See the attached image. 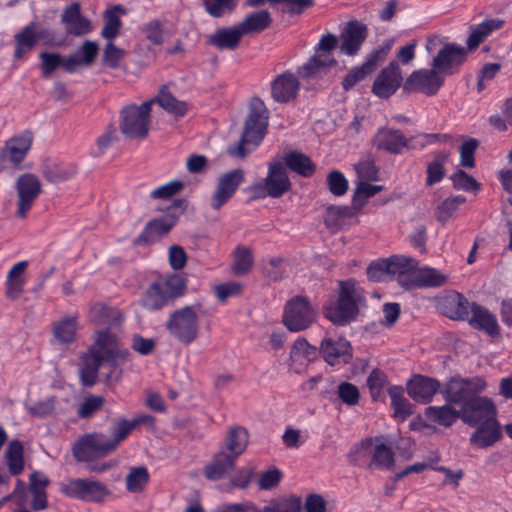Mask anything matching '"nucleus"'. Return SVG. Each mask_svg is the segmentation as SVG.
<instances>
[{
	"label": "nucleus",
	"mask_w": 512,
	"mask_h": 512,
	"mask_svg": "<svg viewBox=\"0 0 512 512\" xmlns=\"http://www.w3.org/2000/svg\"><path fill=\"white\" fill-rule=\"evenodd\" d=\"M482 377H450V426L457 420L474 427L489 417L497 416L498 409L494 401L480 396L486 388Z\"/></svg>",
	"instance_id": "nucleus-1"
},
{
	"label": "nucleus",
	"mask_w": 512,
	"mask_h": 512,
	"mask_svg": "<svg viewBox=\"0 0 512 512\" xmlns=\"http://www.w3.org/2000/svg\"><path fill=\"white\" fill-rule=\"evenodd\" d=\"M335 302L323 306V315L336 326L355 322L367 307L366 291L354 278L340 280Z\"/></svg>",
	"instance_id": "nucleus-2"
},
{
	"label": "nucleus",
	"mask_w": 512,
	"mask_h": 512,
	"mask_svg": "<svg viewBox=\"0 0 512 512\" xmlns=\"http://www.w3.org/2000/svg\"><path fill=\"white\" fill-rule=\"evenodd\" d=\"M187 291V280L180 274L160 275L141 294L139 304L150 312L173 306Z\"/></svg>",
	"instance_id": "nucleus-3"
},
{
	"label": "nucleus",
	"mask_w": 512,
	"mask_h": 512,
	"mask_svg": "<svg viewBox=\"0 0 512 512\" xmlns=\"http://www.w3.org/2000/svg\"><path fill=\"white\" fill-rule=\"evenodd\" d=\"M98 50L96 42L85 40L75 53L67 57L54 52H41L39 59L42 76L49 78L59 67L69 74L77 72L81 66L89 67L94 63Z\"/></svg>",
	"instance_id": "nucleus-4"
},
{
	"label": "nucleus",
	"mask_w": 512,
	"mask_h": 512,
	"mask_svg": "<svg viewBox=\"0 0 512 512\" xmlns=\"http://www.w3.org/2000/svg\"><path fill=\"white\" fill-rule=\"evenodd\" d=\"M269 111L264 102L253 97L249 105V113L240 141L235 146L228 148V154L234 157L243 158L247 155L245 144L257 146L264 138L268 127Z\"/></svg>",
	"instance_id": "nucleus-5"
},
{
	"label": "nucleus",
	"mask_w": 512,
	"mask_h": 512,
	"mask_svg": "<svg viewBox=\"0 0 512 512\" xmlns=\"http://www.w3.org/2000/svg\"><path fill=\"white\" fill-rule=\"evenodd\" d=\"M200 308L201 304L195 303L172 311L165 324L170 336L184 345L194 342L200 332Z\"/></svg>",
	"instance_id": "nucleus-6"
},
{
	"label": "nucleus",
	"mask_w": 512,
	"mask_h": 512,
	"mask_svg": "<svg viewBox=\"0 0 512 512\" xmlns=\"http://www.w3.org/2000/svg\"><path fill=\"white\" fill-rule=\"evenodd\" d=\"M448 65V44L439 49L433 58L430 70L414 71L405 81L403 89L407 92H420L426 95H434L444 84V78L438 69Z\"/></svg>",
	"instance_id": "nucleus-7"
},
{
	"label": "nucleus",
	"mask_w": 512,
	"mask_h": 512,
	"mask_svg": "<svg viewBox=\"0 0 512 512\" xmlns=\"http://www.w3.org/2000/svg\"><path fill=\"white\" fill-rule=\"evenodd\" d=\"M292 183L288 176L284 163L280 160L268 164L267 176L247 188L252 194V199L266 197L280 198L291 190Z\"/></svg>",
	"instance_id": "nucleus-8"
},
{
	"label": "nucleus",
	"mask_w": 512,
	"mask_h": 512,
	"mask_svg": "<svg viewBox=\"0 0 512 512\" xmlns=\"http://www.w3.org/2000/svg\"><path fill=\"white\" fill-rule=\"evenodd\" d=\"M338 38L327 33L323 35L315 47V54L299 68V74L304 79H319L328 73L330 68L337 66V60L331 55L336 49Z\"/></svg>",
	"instance_id": "nucleus-9"
},
{
	"label": "nucleus",
	"mask_w": 512,
	"mask_h": 512,
	"mask_svg": "<svg viewBox=\"0 0 512 512\" xmlns=\"http://www.w3.org/2000/svg\"><path fill=\"white\" fill-rule=\"evenodd\" d=\"M154 100L143 102L140 106L131 104L120 111L119 128L130 139H144L148 135L151 106Z\"/></svg>",
	"instance_id": "nucleus-10"
},
{
	"label": "nucleus",
	"mask_w": 512,
	"mask_h": 512,
	"mask_svg": "<svg viewBox=\"0 0 512 512\" xmlns=\"http://www.w3.org/2000/svg\"><path fill=\"white\" fill-rule=\"evenodd\" d=\"M316 319L317 311L306 296H294L284 306L282 322L290 332L304 331Z\"/></svg>",
	"instance_id": "nucleus-11"
},
{
	"label": "nucleus",
	"mask_w": 512,
	"mask_h": 512,
	"mask_svg": "<svg viewBox=\"0 0 512 512\" xmlns=\"http://www.w3.org/2000/svg\"><path fill=\"white\" fill-rule=\"evenodd\" d=\"M60 492L68 498L92 503H101L110 494L105 484L90 478L68 479L61 484Z\"/></svg>",
	"instance_id": "nucleus-12"
},
{
	"label": "nucleus",
	"mask_w": 512,
	"mask_h": 512,
	"mask_svg": "<svg viewBox=\"0 0 512 512\" xmlns=\"http://www.w3.org/2000/svg\"><path fill=\"white\" fill-rule=\"evenodd\" d=\"M117 448L112 440L102 433L86 434L72 448L74 458L79 462L93 461L106 456Z\"/></svg>",
	"instance_id": "nucleus-13"
},
{
	"label": "nucleus",
	"mask_w": 512,
	"mask_h": 512,
	"mask_svg": "<svg viewBox=\"0 0 512 512\" xmlns=\"http://www.w3.org/2000/svg\"><path fill=\"white\" fill-rule=\"evenodd\" d=\"M15 188L18 198L16 215L25 219L36 199L40 196L42 185L36 175L24 173L17 178Z\"/></svg>",
	"instance_id": "nucleus-14"
},
{
	"label": "nucleus",
	"mask_w": 512,
	"mask_h": 512,
	"mask_svg": "<svg viewBox=\"0 0 512 512\" xmlns=\"http://www.w3.org/2000/svg\"><path fill=\"white\" fill-rule=\"evenodd\" d=\"M244 179L245 173L241 168L233 169L222 174L211 196L210 206L212 209L216 211L220 210L233 197Z\"/></svg>",
	"instance_id": "nucleus-15"
},
{
	"label": "nucleus",
	"mask_w": 512,
	"mask_h": 512,
	"mask_svg": "<svg viewBox=\"0 0 512 512\" xmlns=\"http://www.w3.org/2000/svg\"><path fill=\"white\" fill-rule=\"evenodd\" d=\"M178 215L173 212L150 220L141 233L133 240L135 246H148L159 241L163 236L167 235L176 225Z\"/></svg>",
	"instance_id": "nucleus-16"
},
{
	"label": "nucleus",
	"mask_w": 512,
	"mask_h": 512,
	"mask_svg": "<svg viewBox=\"0 0 512 512\" xmlns=\"http://www.w3.org/2000/svg\"><path fill=\"white\" fill-rule=\"evenodd\" d=\"M319 355L330 365L348 364L352 360V346L344 337H325L319 346Z\"/></svg>",
	"instance_id": "nucleus-17"
},
{
	"label": "nucleus",
	"mask_w": 512,
	"mask_h": 512,
	"mask_svg": "<svg viewBox=\"0 0 512 512\" xmlns=\"http://www.w3.org/2000/svg\"><path fill=\"white\" fill-rule=\"evenodd\" d=\"M474 432L470 435V444L479 449L492 447L503 437L502 427L497 416L489 417L475 425Z\"/></svg>",
	"instance_id": "nucleus-18"
},
{
	"label": "nucleus",
	"mask_w": 512,
	"mask_h": 512,
	"mask_svg": "<svg viewBox=\"0 0 512 512\" xmlns=\"http://www.w3.org/2000/svg\"><path fill=\"white\" fill-rule=\"evenodd\" d=\"M403 81L400 67L397 62H391L382 69L374 80L372 92L383 99L392 96L400 87Z\"/></svg>",
	"instance_id": "nucleus-19"
},
{
	"label": "nucleus",
	"mask_w": 512,
	"mask_h": 512,
	"mask_svg": "<svg viewBox=\"0 0 512 512\" xmlns=\"http://www.w3.org/2000/svg\"><path fill=\"white\" fill-rule=\"evenodd\" d=\"M368 35L367 26L357 20H351L341 33L340 51L348 56L356 55Z\"/></svg>",
	"instance_id": "nucleus-20"
},
{
	"label": "nucleus",
	"mask_w": 512,
	"mask_h": 512,
	"mask_svg": "<svg viewBox=\"0 0 512 512\" xmlns=\"http://www.w3.org/2000/svg\"><path fill=\"white\" fill-rule=\"evenodd\" d=\"M439 387L437 380L420 374L414 375L406 384L409 397L420 404L431 402Z\"/></svg>",
	"instance_id": "nucleus-21"
},
{
	"label": "nucleus",
	"mask_w": 512,
	"mask_h": 512,
	"mask_svg": "<svg viewBox=\"0 0 512 512\" xmlns=\"http://www.w3.org/2000/svg\"><path fill=\"white\" fill-rule=\"evenodd\" d=\"M299 89L300 81L290 71H285L278 75L271 83L272 98L278 103H288L294 100Z\"/></svg>",
	"instance_id": "nucleus-22"
},
{
	"label": "nucleus",
	"mask_w": 512,
	"mask_h": 512,
	"mask_svg": "<svg viewBox=\"0 0 512 512\" xmlns=\"http://www.w3.org/2000/svg\"><path fill=\"white\" fill-rule=\"evenodd\" d=\"M33 142L32 132L26 130L21 134L8 139L3 148L0 149V157L11 163L20 164L26 157Z\"/></svg>",
	"instance_id": "nucleus-23"
},
{
	"label": "nucleus",
	"mask_w": 512,
	"mask_h": 512,
	"mask_svg": "<svg viewBox=\"0 0 512 512\" xmlns=\"http://www.w3.org/2000/svg\"><path fill=\"white\" fill-rule=\"evenodd\" d=\"M373 144L378 150H383L391 154H401L408 145L407 138L398 129L381 127L377 130Z\"/></svg>",
	"instance_id": "nucleus-24"
},
{
	"label": "nucleus",
	"mask_w": 512,
	"mask_h": 512,
	"mask_svg": "<svg viewBox=\"0 0 512 512\" xmlns=\"http://www.w3.org/2000/svg\"><path fill=\"white\" fill-rule=\"evenodd\" d=\"M61 22L65 25L68 35L83 36L91 31V23L89 19L82 16L78 2L70 4L63 10Z\"/></svg>",
	"instance_id": "nucleus-25"
},
{
	"label": "nucleus",
	"mask_w": 512,
	"mask_h": 512,
	"mask_svg": "<svg viewBox=\"0 0 512 512\" xmlns=\"http://www.w3.org/2000/svg\"><path fill=\"white\" fill-rule=\"evenodd\" d=\"M468 323L472 328L484 331L491 337L500 335V327L496 316L476 302L471 304V317L468 319Z\"/></svg>",
	"instance_id": "nucleus-26"
},
{
	"label": "nucleus",
	"mask_w": 512,
	"mask_h": 512,
	"mask_svg": "<svg viewBox=\"0 0 512 512\" xmlns=\"http://www.w3.org/2000/svg\"><path fill=\"white\" fill-rule=\"evenodd\" d=\"M445 281L446 277L434 268H416L415 272L410 276V281L404 283V289L412 290L417 288L440 287Z\"/></svg>",
	"instance_id": "nucleus-27"
},
{
	"label": "nucleus",
	"mask_w": 512,
	"mask_h": 512,
	"mask_svg": "<svg viewBox=\"0 0 512 512\" xmlns=\"http://www.w3.org/2000/svg\"><path fill=\"white\" fill-rule=\"evenodd\" d=\"M389 264V274L397 276V281L404 288V283L410 281V276L418 267V261L415 258L404 255H392L387 258Z\"/></svg>",
	"instance_id": "nucleus-28"
},
{
	"label": "nucleus",
	"mask_w": 512,
	"mask_h": 512,
	"mask_svg": "<svg viewBox=\"0 0 512 512\" xmlns=\"http://www.w3.org/2000/svg\"><path fill=\"white\" fill-rule=\"evenodd\" d=\"M282 162L285 168L304 178H310L316 172V164L302 152L290 151L285 154Z\"/></svg>",
	"instance_id": "nucleus-29"
},
{
	"label": "nucleus",
	"mask_w": 512,
	"mask_h": 512,
	"mask_svg": "<svg viewBox=\"0 0 512 512\" xmlns=\"http://www.w3.org/2000/svg\"><path fill=\"white\" fill-rule=\"evenodd\" d=\"M387 393L391 399L393 418L400 422H404L414 413L415 406L405 398L404 388L400 385H392L388 387Z\"/></svg>",
	"instance_id": "nucleus-30"
},
{
	"label": "nucleus",
	"mask_w": 512,
	"mask_h": 512,
	"mask_svg": "<svg viewBox=\"0 0 512 512\" xmlns=\"http://www.w3.org/2000/svg\"><path fill=\"white\" fill-rule=\"evenodd\" d=\"M27 266V261H20L13 265L8 271L5 282V295L8 299L17 300L23 293L26 283L23 273Z\"/></svg>",
	"instance_id": "nucleus-31"
},
{
	"label": "nucleus",
	"mask_w": 512,
	"mask_h": 512,
	"mask_svg": "<svg viewBox=\"0 0 512 512\" xmlns=\"http://www.w3.org/2000/svg\"><path fill=\"white\" fill-rule=\"evenodd\" d=\"M35 29H37V23L31 22L15 34V50L13 53L14 60L23 59L25 55L32 51L37 45L38 42L35 36Z\"/></svg>",
	"instance_id": "nucleus-32"
},
{
	"label": "nucleus",
	"mask_w": 512,
	"mask_h": 512,
	"mask_svg": "<svg viewBox=\"0 0 512 512\" xmlns=\"http://www.w3.org/2000/svg\"><path fill=\"white\" fill-rule=\"evenodd\" d=\"M94 347L101 351L107 362L114 361L117 357L128 354V351L119 352L117 350V336L108 328L99 330L95 333Z\"/></svg>",
	"instance_id": "nucleus-33"
},
{
	"label": "nucleus",
	"mask_w": 512,
	"mask_h": 512,
	"mask_svg": "<svg viewBox=\"0 0 512 512\" xmlns=\"http://www.w3.org/2000/svg\"><path fill=\"white\" fill-rule=\"evenodd\" d=\"M242 36L243 33L238 25L230 28H221L209 37L208 44L220 50H233L238 46Z\"/></svg>",
	"instance_id": "nucleus-34"
},
{
	"label": "nucleus",
	"mask_w": 512,
	"mask_h": 512,
	"mask_svg": "<svg viewBox=\"0 0 512 512\" xmlns=\"http://www.w3.org/2000/svg\"><path fill=\"white\" fill-rule=\"evenodd\" d=\"M378 51L372 53L366 62L361 66L352 68L342 81V87L345 91L352 89L357 83L364 80L365 77L371 74L377 66Z\"/></svg>",
	"instance_id": "nucleus-35"
},
{
	"label": "nucleus",
	"mask_w": 512,
	"mask_h": 512,
	"mask_svg": "<svg viewBox=\"0 0 512 512\" xmlns=\"http://www.w3.org/2000/svg\"><path fill=\"white\" fill-rule=\"evenodd\" d=\"M41 173L47 181L59 183L72 178L76 174V168L72 165L46 160L41 165Z\"/></svg>",
	"instance_id": "nucleus-36"
},
{
	"label": "nucleus",
	"mask_w": 512,
	"mask_h": 512,
	"mask_svg": "<svg viewBox=\"0 0 512 512\" xmlns=\"http://www.w3.org/2000/svg\"><path fill=\"white\" fill-rule=\"evenodd\" d=\"M375 445L371 448L372 458L369 466H375L379 470H391L394 466V452L391 446L383 443L382 437L373 438Z\"/></svg>",
	"instance_id": "nucleus-37"
},
{
	"label": "nucleus",
	"mask_w": 512,
	"mask_h": 512,
	"mask_svg": "<svg viewBox=\"0 0 512 512\" xmlns=\"http://www.w3.org/2000/svg\"><path fill=\"white\" fill-rule=\"evenodd\" d=\"M235 458L224 452L217 453L212 461L204 468V475L207 479L216 481L234 467Z\"/></svg>",
	"instance_id": "nucleus-38"
},
{
	"label": "nucleus",
	"mask_w": 512,
	"mask_h": 512,
	"mask_svg": "<svg viewBox=\"0 0 512 512\" xmlns=\"http://www.w3.org/2000/svg\"><path fill=\"white\" fill-rule=\"evenodd\" d=\"M78 317L65 316L53 325V336L60 344H71L76 339Z\"/></svg>",
	"instance_id": "nucleus-39"
},
{
	"label": "nucleus",
	"mask_w": 512,
	"mask_h": 512,
	"mask_svg": "<svg viewBox=\"0 0 512 512\" xmlns=\"http://www.w3.org/2000/svg\"><path fill=\"white\" fill-rule=\"evenodd\" d=\"M167 23V19L154 18L144 23L140 31L150 44L160 46L165 42L166 37L171 35L165 28Z\"/></svg>",
	"instance_id": "nucleus-40"
},
{
	"label": "nucleus",
	"mask_w": 512,
	"mask_h": 512,
	"mask_svg": "<svg viewBox=\"0 0 512 512\" xmlns=\"http://www.w3.org/2000/svg\"><path fill=\"white\" fill-rule=\"evenodd\" d=\"M271 22L272 18L269 11L260 10L247 15L238 26L243 35H247L264 31L270 26Z\"/></svg>",
	"instance_id": "nucleus-41"
},
{
	"label": "nucleus",
	"mask_w": 512,
	"mask_h": 512,
	"mask_svg": "<svg viewBox=\"0 0 512 512\" xmlns=\"http://www.w3.org/2000/svg\"><path fill=\"white\" fill-rule=\"evenodd\" d=\"M117 12L125 14L126 10L122 5L118 4L104 13V26L101 30V36L108 40V42H113L120 34L122 21L117 16Z\"/></svg>",
	"instance_id": "nucleus-42"
},
{
	"label": "nucleus",
	"mask_w": 512,
	"mask_h": 512,
	"mask_svg": "<svg viewBox=\"0 0 512 512\" xmlns=\"http://www.w3.org/2000/svg\"><path fill=\"white\" fill-rule=\"evenodd\" d=\"M5 459L12 476L20 475L24 470V446L20 440H12L6 451Z\"/></svg>",
	"instance_id": "nucleus-43"
},
{
	"label": "nucleus",
	"mask_w": 512,
	"mask_h": 512,
	"mask_svg": "<svg viewBox=\"0 0 512 512\" xmlns=\"http://www.w3.org/2000/svg\"><path fill=\"white\" fill-rule=\"evenodd\" d=\"M153 100L165 111L176 117H183L188 112V104L185 101L176 99L166 86L161 87L158 96Z\"/></svg>",
	"instance_id": "nucleus-44"
},
{
	"label": "nucleus",
	"mask_w": 512,
	"mask_h": 512,
	"mask_svg": "<svg viewBox=\"0 0 512 512\" xmlns=\"http://www.w3.org/2000/svg\"><path fill=\"white\" fill-rule=\"evenodd\" d=\"M319 354V349L311 344L303 338H298L290 351V360L292 364L300 363L301 365L305 363L312 362L317 358Z\"/></svg>",
	"instance_id": "nucleus-45"
},
{
	"label": "nucleus",
	"mask_w": 512,
	"mask_h": 512,
	"mask_svg": "<svg viewBox=\"0 0 512 512\" xmlns=\"http://www.w3.org/2000/svg\"><path fill=\"white\" fill-rule=\"evenodd\" d=\"M92 322L98 325H115L121 322L119 311L103 303L94 304L89 312Z\"/></svg>",
	"instance_id": "nucleus-46"
},
{
	"label": "nucleus",
	"mask_w": 512,
	"mask_h": 512,
	"mask_svg": "<svg viewBox=\"0 0 512 512\" xmlns=\"http://www.w3.org/2000/svg\"><path fill=\"white\" fill-rule=\"evenodd\" d=\"M248 444V431L243 427H235L230 429L226 438V449L230 452V456L237 458L241 455Z\"/></svg>",
	"instance_id": "nucleus-47"
},
{
	"label": "nucleus",
	"mask_w": 512,
	"mask_h": 512,
	"mask_svg": "<svg viewBox=\"0 0 512 512\" xmlns=\"http://www.w3.org/2000/svg\"><path fill=\"white\" fill-rule=\"evenodd\" d=\"M450 181L452 182V187L458 191L476 195L482 189V184L477 179L459 168L450 175Z\"/></svg>",
	"instance_id": "nucleus-48"
},
{
	"label": "nucleus",
	"mask_w": 512,
	"mask_h": 512,
	"mask_svg": "<svg viewBox=\"0 0 512 512\" xmlns=\"http://www.w3.org/2000/svg\"><path fill=\"white\" fill-rule=\"evenodd\" d=\"M387 385L388 378L383 371L379 369H374L371 371L367 378V386L373 401L385 402V388Z\"/></svg>",
	"instance_id": "nucleus-49"
},
{
	"label": "nucleus",
	"mask_w": 512,
	"mask_h": 512,
	"mask_svg": "<svg viewBox=\"0 0 512 512\" xmlns=\"http://www.w3.org/2000/svg\"><path fill=\"white\" fill-rule=\"evenodd\" d=\"M149 472L145 466L132 467L126 476V489L130 493L142 492L149 482Z\"/></svg>",
	"instance_id": "nucleus-50"
},
{
	"label": "nucleus",
	"mask_w": 512,
	"mask_h": 512,
	"mask_svg": "<svg viewBox=\"0 0 512 512\" xmlns=\"http://www.w3.org/2000/svg\"><path fill=\"white\" fill-rule=\"evenodd\" d=\"M253 266V254L246 246H237L234 251L232 269L234 274L242 276L247 274Z\"/></svg>",
	"instance_id": "nucleus-51"
},
{
	"label": "nucleus",
	"mask_w": 512,
	"mask_h": 512,
	"mask_svg": "<svg viewBox=\"0 0 512 512\" xmlns=\"http://www.w3.org/2000/svg\"><path fill=\"white\" fill-rule=\"evenodd\" d=\"M302 500L300 497L291 495L287 498L273 499L264 506L261 512H301Z\"/></svg>",
	"instance_id": "nucleus-52"
},
{
	"label": "nucleus",
	"mask_w": 512,
	"mask_h": 512,
	"mask_svg": "<svg viewBox=\"0 0 512 512\" xmlns=\"http://www.w3.org/2000/svg\"><path fill=\"white\" fill-rule=\"evenodd\" d=\"M463 143L459 148L460 163L463 168L472 169L475 167V153L479 147V141L476 138L461 136Z\"/></svg>",
	"instance_id": "nucleus-53"
},
{
	"label": "nucleus",
	"mask_w": 512,
	"mask_h": 512,
	"mask_svg": "<svg viewBox=\"0 0 512 512\" xmlns=\"http://www.w3.org/2000/svg\"><path fill=\"white\" fill-rule=\"evenodd\" d=\"M374 444L373 438H366L352 446L348 453V460L356 466H363L367 463V457L372 454L371 448Z\"/></svg>",
	"instance_id": "nucleus-54"
},
{
	"label": "nucleus",
	"mask_w": 512,
	"mask_h": 512,
	"mask_svg": "<svg viewBox=\"0 0 512 512\" xmlns=\"http://www.w3.org/2000/svg\"><path fill=\"white\" fill-rule=\"evenodd\" d=\"M450 302H455L456 307L453 314H450L451 320L468 321L470 319L471 304L461 293L450 290Z\"/></svg>",
	"instance_id": "nucleus-55"
},
{
	"label": "nucleus",
	"mask_w": 512,
	"mask_h": 512,
	"mask_svg": "<svg viewBox=\"0 0 512 512\" xmlns=\"http://www.w3.org/2000/svg\"><path fill=\"white\" fill-rule=\"evenodd\" d=\"M105 399L100 395H88L77 409V415L80 419L91 418L103 407Z\"/></svg>",
	"instance_id": "nucleus-56"
},
{
	"label": "nucleus",
	"mask_w": 512,
	"mask_h": 512,
	"mask_svg": "<svg viewBox=\"0 0 512 512\" xmlns=\"http://www.w3.org/2000/svg\"><path fill=\"white\" fill-rule=\"evenodd\" d=\"M126 56L124 49L118 48L113 42H107L103 54L102 65L111 69H118L121 60Z\"/></svg>",
	"instance_id": "nucleus-57"
},
{
	"label": "nucleus",
	"mask_w": 512,
	"mask_h": 512,
	"mask_svg": "<svg viewBox=\"0 0 512 512\" xmlns=\"http://www.w3.org/2000/svg\"><path fill=\"white\" fill-rule=\"evenodd\" d=\"M326 184L334 196H343L348 190V180L345 175L339 170H332L326 179Z\"/></svg>",
	"instance_id": "nucleus-58"
},
{
	"label": "nucleus",
	"mask_w": 512,
	"mask_h": 512,
	"mask_svg": "<svg viewBox=\"0 0 512 512\" xmlns=\"http://www.w3.org/2000/svg\"><path fill=\"white\" fill-rule=\"evenodd\" d=\"M338 398L347 406H355L360 399V392L356 385L350 382H341L337 386Z\"/></svg>",
	"instance_id": "nucleus-59"
},
{
	"label": "nucleus",
	"mask_w": 512,
	"mask_h": 512,
	"mask_svg": "<svg viewBox=\"0 0 512 512\" xmlns=\"http://www.w3.org/2000/svg\"><path fill=\"white\" fill-rule=\"evenodd\" d=\"M443 395L446 399L445 404L440 407L429 406L425 409L424 414L428 420L448 426V390L443 391Z\"/></svg>",
	"instance_id": "nucleus-60"
},
{
	"label": "nucleus",
	"mask_w": 512,
	"mask_h": 512,
	"mask_svg": "<svg viewBox=\"0 0 512 512\" xmlns=\"http://www.w3.org/2000/svg\"><path fill=\"white\" fill-rule=\"evenodd\" d=\"M104 362H107V359L94 346H91L81 358V366L97 372Z\"/></svg>",
	"instance_id": "nucleus-61"
},
{
	"label": "nucleus",
	"mask_w": 512,
	"mask_h": 512,
	"mask_svg": "<svg viewBox=\"0 0 512 512\" xmlns=\"http://www.w3.org/2000/svg\"><path fill=\"white\" fill-rule=\"evenodd\" d=\"M468 50L456 43H450V75L459 71L460 66L467 60Z\"/></svg>",
	"instance_id": "nucleus-62"
},
{
	"label": "nucleus",
	"mask_w": 512,
	"mask_h": 512,
	"mask_svg": "<svg viewBox=\"0 0 512 512\" xmlns=\"http://www.w3.org/2000/svg\"><path fill=\"white\" fill-rule=\"evenodd\" d=\"M204 6L212 17L219 18L223 16L225 10H233L236 3L235 0H206Z\"/></svg>",
	"instance_id": "nucleus-63"
},
{
	"label": "nucleus",
	"mask_w": 512,
	"mask_h": 512,
	"mask_svg": "<svg viewBox=\"0 0 512 512\" xmlns=\"http://www.w3.org/2000/svg\"><path fill=\"white\" fill-rule=\"evenodd\" d=\"M214 512H261L253 502L225 503L214 509Z\"/></svg>",
	"instance_id": "nucleus-64"
}]
</instances>
